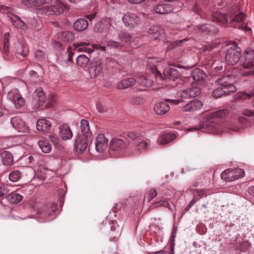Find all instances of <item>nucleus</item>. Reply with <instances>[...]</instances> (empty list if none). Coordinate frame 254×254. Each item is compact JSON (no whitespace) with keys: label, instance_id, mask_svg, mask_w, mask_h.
<instances>
[{"label":"nucleus","instance_id":"9b49d317","mask_svg":"<svg viewBox=\"0 0 254 254\" xmlns=\"http://www.w3.org/2000/svg\"><path fill=\"white\" fill-rule=\"evenodd\" d=\"M232 76L230 75L223 76L218 79V82L222 87L225 88L232 93H233L236 91V88L232 84Z\"/></svg>","mask_w":254,"mask_h":254},{"label":"nucleus","instance_id":"f8f14e48","mask_svg":"<svg viewBox=\"0 0 254 254\" xmlns=\"http://www.w3.org/2000/svg\"><path fill=\"white\" fill-rule=\"evenodd\" d=\"M149 147V142L147 140L138 141L130 146V149L133 154H138L146 151Z\"/></svg>","mask_w":254,"mask_h":254},{"label":"nucleus","instance_id":"c9c22d12","mask_svg":"<svg viewBox=\"0 0 254 254\" xmlns=\"http://www.w3.org/2000/svg\"><path fill=\"white\" fill-rule=\"evenodd\" d=\"M212 18L213 21L220 22L222 24H225L228 21L227 18L225 14L217 11L212 14Z\"/></svg>","mask_w":254,"mask_h":254},{"label":"nucleus","instance_id":"7ed1b4c3","mask_svg":"<svg viewBox=\"0 0 254 254\" xmlns=\"http://www.w3.org/2000/svg\"><path fill=\"white\" fill-rule=\"evenodd\" d=\"M241 49L237 46L234 45L229 48L226 54L225 61L227 64L235 65L240 60Z\"/></svg>","mask_w":254,"mask_h":254},{"label":"nucleus","instance_id":"f704fd0d","mask_svg":"<svg viewBox=\"0 0 254 254\" xmlns=\"http://www.w3.org/2000/svg\"><path fill=\"white\" fill-rule=\"evenodd\" d=\"M76 60L77 65L83 67H86L90 63L89 58L82 54L78 56Z\"/></svg>","mask_w":254,"mask_h":254},{"label":"nucleus","instance_id":"680f3d73","mask_svg":"<svg viewBox=\"0 0 254 254\" xmlns=\"http://www.w3.org/2000/svg\"><path fill=\"white\" fill-rule=\"evenodd\" d=\"M9 39L8 38L3 39V52L6 53L8 50Z\"/></svg>","mask_w":254,"mask_h":254},{"label":"nucleus","instance_id":"20e7f679","mask_svg":"<svg viewBox=\"0 0 254 254\" xmlns=\"http://www.w3.org/2000/svg\"><path fill=\"white\" fill-rule=\"evenodd\" d=\"M244 174L242 169H227L222 172L221 178L225 182H232L243 177Z\"/></svg>","mask_w":254,"mask_h":254},{"label":"nucleus","instance_id":"5fc2aeb1","mask_svg":"<svg viewBox=\"0 0 254 254\" xmlns=\"http://www.w3.org/2000/svg\"><path fill=\"white\" fill-rule=\"evenodd\" d=\"M18 92L17 89H14L9 91L7 94V99L10 101L13 100L16 97V96Z\"/></svg>","mask_w":254,"mask_h":254},{"label":"nucleus","instance_id":"dca6fc26","mask_svg":"<svg viewBox=\"0 0 254 254\" xmlns=\"http://www.w3.org/2000/svg\"><path fill=\"white\" fill-rule=\"evenodd\" d=\"M202 105V103L200 101L193 100L183 106L182 110L183 112H194L200 109Z\"/></svg>","mask_w":254,"mask_h":254},{"label":"nucleus","instance_id":"f03ea898","mask_svg":"<svg viewBox=\"0 0 254 254\" xmlns=\"http://www.w3.org/2000/svg\"><path fill=\"white\" fill-rule=\"evenodd\" d=\"M46 103L45 93L42 88H37L33 93L31 101V106L33 110L40 108Z\"/></svg>","mask_w":254,"mask_h":254},{"label":"nucleus","instance_id":"9d476101","mask_svg":"<svg viewBox=\"0 0 254 254\" xmlns=\"http://www.w3.org/2000/svg\"><path fill=\"white\" fill-rule=\"evenodd\" d=\"M104 64L100 61L92 63L89 68V73L92 78H95L100 75L104 69Z\"/></svg>","mask_w":254,"mask_h":254},{"label":"nucleus","instance_id":"a19ab883","mask_svg":"<svg viewBox=\"0 0 254 254\" xmlns=\"http://www.w3.org/2000/svg\"><path fill=\"white\" fill-rule=\"evenodd\" d=\"M199 84H197L196 83H192L190 87L188 89L190 96L192 97H196L200 94V89L198 87Z\"/></svg>","mask_w":254,"mask_h":254},{"label":"nucleus","instance_id":"8fccbe9b","mask_svg":"<svg viewBox=\"0 0 254 254\" xmlns=\"http://www.w3.org/2000/svg\"><path fill=\"white\" fill-rule=\"evenodd\" d=\"M157 194V193L156 190H150L145 194L144 199H146L148 201H150Z\"/></svg>","mask_w":254,"mask_h":254},{"label":"nucleus","instance_id":"4c0bfd02","mask_svg":"<svg viewBox=\"0 0 254 254\" xmlns=\"http://www.w3.org/2000/svg\"><path fill=\"white\" fill-rule=\"evenodd\" d=\"M38 145L43 153H48L51 152L52 146L47 140H40L38 141Z\"/></svg>","mask_w":254,"mask_h":254},{"label":"nucleus","instance_id":"0e129e2a","mask_svg":"<svg viewBox=\"0 0 254 254\" xmlns=\"http://www.w3.org/2000/svg\"><path fill=\"white\" fill-rule=\"evenodd\" d=\"M53 44H54V47L55 48H56L57 49L59 50L62 49V45L60 42L54 41Z\"/></svg>","mask_w":254,"mask_h":254},{"label":"nucleus","instance_id":"864d4df0","mask_svg":"<svg viewBox=\"0 0 254 254\" xmlns=\"http://www.w3.org/2000/svg\"><path fill=\"white\" fill-rule=\"evenodd\" d=\"M16 53L23 57H26L28 55V50L26 48L20 45V49L17 50Z\"/></svg>","mask_w":254,"mask_h":254},{"label":"nucleus","instance_id":"bb28decb","mask_svg":"<svg viewBox=\"0 0 254 254\" xmlns=\"http://www.w3.org/2000/svg\"><path fill=\"white\" fill-rule=\"evenodd\" d=\"M136 79L133 78H125L117 83V87L119 89H126L134 85Z\"/></svg>","mask_w":254,"mask_h":254},{"label":"nucleus","instance_id":"0eeeda50","mask_svg":"<svg viewBox=\"0 0 254 254\" xmlns=\"http://www.w3.org/2000/svg\"><path fill=\"white\" fill-rule=\"evenodd\" d=\"M47 12L48 14L60 15L62 14L64 10H67L69 7L65 3L60 0H57L56 4L51 5L46 7Z\"/></svg>","mask_w":254,"mask_h":254},{"label":"nucleus","instance_id":"09e8293b","mask_svg":"<svg viewBox=\"0 0 254 254\" xmlns=\"http://www.w3.org/2000/svg\"><path fill=\"white\" fill-rule=\"evenodd\" d=\"M211 27L207 24L200 25L197 27V32L203 34H206L211 31Z\"/></svg>","mask_w":254,"mask_h":254},{"label":"nucleus","instance_id":"e433bc0d","mask_svg":"<svg viewBox=\"0 0 254 254\" xmlns=\"http://www.w3.org/2000/svg\"><path fill=\"white\" fill-rule=\"evenodd\" d=\"M232 92L227 90V89L223 88L222 86H220V87H218L214 90L212 94L213 97L218 98L224 94H230Z\"/></svg>","mask_w":254,"mask_h":254},{"label":"nucleus","instance_id":"3c124183","mask_svg":"<svg viewBox=\"0 0 254 254\" xmlns=\"http://www.w3.org/2000/svg\"><path fill=\"white\" fill-rule=\"evenodd\" d=\"M46 57V54L42 50H38L35 52V57L38 61H42L44 60Z\"/></svg>","mask_w":254,"mask_h":254},{"label":"nucleus","instance_id":"c03bdc74","mask_svg":"<svg viewBox=\"0 0 254 254\" xmlns=\"http://www.w3.org/2000/svg\"><path fill=\"white\" fill-rule=\"evenodd\" d=\"M127 136L129 139L134 140V143L140 140V137L142 136L140 133L134 131H128L127 133Z\"/></svg>","mask_w":254,"mask_h":254},{"label":"nucleus","instance_id":"1a4fd4ad","mask_svg":"<svg viewBox=\"0 0 254 254\" xmlns=\"http://www.w3.org/2000/svg\"><path fill=\"white\" fill-rule=\"evenodd\" d=\"M148 33L151 38L160 40L165 37L164 29L158 25L151 26L148 30Z\"/></svg>","mask_w":254,"mask_h":254},{"label":"nucleus","instance_id":"052dcab7","mask_svg":"<svg viewBox=\"0 0 254 254\" xmlns=\"http://www.w3.org/2000/svg\"><path fill=\"white\" fill-rule=\"evenodd\" d=\"M8 192V189L4 186L0 185V197L6 195Z\"/></svg>","mask_w":254,"mask_h":254},{"label":"nucleus","instance_id":"c756f323","mask_svg":"<svg viewBox=\"0 0 254 254\" xmlns=\"http://www.w3.org/2000/svg\"><path fill=\"white\" fill-rule=\"evenodd\" d=\"M164 74L166 78L174 80L179 77L180 74L178 70L174 67L166 68L164 71Z\"/></svg>","mask_w":254,"mask_h":254},{"label":"nucleus","instance_id":"49530a36","mask_svg":"<svg viewBox=\"0 0 254 254\" xmlns=\"http://www.w3.org/2000/svg\"><path fill=\"white\" fill-rule=\"evenodd\" d=\"M21 173L18 170L12 171L9 175L10 181L15 182L18 181L21 177Z\"/></svg>","mask_w":254,"mask_h":254},{"label":"nucleus","instance_id":"473e14b6","mask_svg":"<svg viewBox=\"0 0 254 254\" xmlns=\"http://www.w3.org/2000/svg\"><path fill=\"white\" fill-rule=\"evenodd\" d=\"M12 25L18 29L24 30L27 29L26 24L17 16L14 15L11 18Z\"/></svg>","mask_w":254,"mask_h":254},{"label":"nucleus","instance_id":"79ce46f5","mask_svg":"<svg viewBox=\"0 0 254 254\" xmlns=\"http://www.w3.org/2000/svg\"><path fill=\"white\" fill-rule=\"evenodd\" d=\"M59 38L64 41H71L74 39V34L70 31H63L59 35Z\"/></svg>","mask_w":254,"mask_h":254},{"label":"nucleus","instance_id":"7c9ffc66","mask_svg":"<svg viewBox=\"0 0 254 254\" xmlns=\"http://www.w3.org/2000/svg\"><path fill=\"white\" fill-rule=\"evenodd\" d=\"M191 75L195 81L194 83H196L197 84L201 83L203 76L202 70L198 68L194 69L192 71Z\"/></svg>","mask_w":254,"mask_h":254},{"label":"nucleus","instance_id":"69168bd1","mask_svg":"<svg viewBox=\"0 0 254 254\" xmlns=\"http://www.w3.org/2000/svg\"><path fill=\"white\" fill-rule=\"evenodd\" d=\"M194 193H196L199 196H202L205 194L204 190H195Z\"/></svg>","mask_w":254,"mask_h":254},{"label":"nucleus","instance_id":"cd10ccee","mask_svg":"<svg viewBox=\"0 0 254 254\" xmlns=\"http://www.w3.org/2000/svg\"><path fill=\"white\" fill-rule=\"evenodd\" d=\"M136 82L142 86L150 87L153 85L154 81L147 78L146 75L140 74L136 77Z\"/></svg>","mask_w":254,"mask_h":254},{"label":"nucleus","instance_id":"b1692460","mask_svg":"<svg viewBox=\"0 0 254 254\" xmlns=\"http://www.w3.org/2000/svg\"><path fill=\"white\" fill-rule=\"evenodd\" d=\"M0 161L4 165H10L13 162V157L11 153L4 151L0 153Z\"/></svg>","mask_w":254,"mask_h":254},{"label":"nucleus","instance_id":"603ef678","mask_svg":"<svg viewBox=\"0 0 254 254\" xmlns=\"http://www.w3.org/2000/svg\"><path fill=\"white\" fill-rule=\"evenodd\" d=\"M107 46L110 48H120L123 46V44L120 42L110 40L107 41Z\"/></svg>","mask_w":254,"mask_h":254},{"label":"nucleus","instance_id":"de8ad7c7","mask_svg":"<svg viewBox=\"0 0 254 254\" xmlns=\"http://www.w3.org/2000/svg\"><path fill=\"white\" fill-rule=\"evenodd\" d=\"M55 97L54 95L49 94L47 97H46L45 107L49 108L54 105L55 103Z\"/></svg>","mask_w":254,"mask_h":254},{"label":"nucleus","instance_id":"2eb2a0df","mask_svg":"<svg viewBox=\"0 0 254 254\" xmlns=\"http://www.w3.org/2000/svg\"><path fill=\"white\" fill-rule=\"evenodd\" d=\"M126 144L122 139L114 138L110 141V148L112 150L121 151L126 148Z\"/></svg>","mask_w":254,"mask_h":254},{"label":"nucleus","instance_id":"e2e57ef3","mask_svg":"<svg viewBox=\"0 0 254 254\" xmlns=\"http://www.w3.org/2000/svg\"><path fill=\"white\" fill-rule=\"evenodd\" d=\"M55 207L54 206V207H52V209L51 210H50V211L47 210V212H42V215L44 216V217H45L46 221H49V219H48L47 216L50 215L51 214V213H53L55 211Z\"/></svg>","mask_w":254,"mask_h":254},{"label":"nucleus","instance_id":"39448f33","mask_svg":"<svg viewBox=\"0 0 254 254\" xmlns=\"http://www.w3.org/2000/svg\"><path fill=\"white\" fill-rule=\"evenodd\" d=\"M245 18V15L242 12H239L235 15L230 16V26L245 31L251 30V28L248 27L247 24L244 22Z\"/></svg>","mask_w":254,"mask_h":254},{"label":"nucleus","instance_id":"4468645a","mask_svg":"<svg viewBox=\"0 0 254 254\" xmlns=\"http://www.w3.org/2000/svg\"><path fill=\"white\" fill-rule=\"evenodd\" d=\"M76 151L79 153L83 152L88 146V139L85 135L78 136L75 143Z\"/></svg>","mask_w":254,"mask_h":254},{"label":"nucleus","instance_id":"4d7b16f0","mask_svg":"<svg viewBox=\"0 0 254 254\" xmlns=\"http://www.w3.org/2000/svg\"><path fill=\"white\" fill-rule=\"evenodd\" d=\"M157 60L155 58H150L148 61V64H149L148 66L150 68H153V67H156L157 65Z\"/></svg>","mask_w":254,"mask_h":254},{"label":"nucleus","instance_id":"ea45409f","mask_svg":"<svg viewBox=\"0 0 254 254\" xmlns=\"http://www.w3.org/2000/svg\"><path fill=\"white\" fill-rule=\"evenodd\" d=\"M119 39L120 42L123 44L127 43L130 42L132 39V36L126 31H122L119 35Z\"/></svg>","mask_w":254,"mask_h":254},{"label":"nucleus","instance_id":"6e6552de","mask_svg":"<svg viewBox=\"0 0 254 254\" xmlns=\"http://www.w3.org/2000/svg\"><path fill=\"white\" fill-rule=\"evenodd\" d=\"M254 54L252 50L246 51L243 58L240 61V64L245 68H251L254 66Z\"/></svg>","mask_w":254,"mask_h":254},{"label":"nucleus","instance_id":"4be33fe9","mask_svg":"<svg viewBox=\"0 0 254 254\" xmlns=\"http://www.w3.org/2000/svg\"><path fill=\"white\" fill-rule=\"evenodd\" d=\"M88 26V21L86 18H80L77 19L73 23V28L79 32L85 30Z\"/></svg>","mask_w":254,"mask_h":254},{"label":"nucleus","instance_id":"6ab92c4d","mask_svg":"<svg viewBox=\"0 0 254 254\" xmlns=\"http://www.w3.org/2000/svg\"><path fill=\"white\" fill-rule=\"evenodd\" d=\"M59 134L63 140L69 139L72 136L70 128L66 124H64L59 127Z\"/></svg>","mask_w":254,"mask_h":254},{"label":"nucleus","instance_id":"a211bd4d","mask_svg":"<svg viewBox=\"0 0 254 254\" xmlns=\"http://www.w3.org/2000/svg\"><path fill=\"white\" fill-rule=\"evenodd\" d=\"M122 228L123 226L118 224L117 221H113L111 226V230L113 232L112 235H114V236L113 238H111L110 240L111 241L116 242L118 240V238L122 233Z\"/></svg>","mask_w":254,"mask_h":254},{"label":"nucleus","instance_id":"2f4dec72","mask_svg":"<svg viewBox=\"0 0 254 254\" xmlns=\"http://www.w3.org/2000/svg\"><path fill=\"white\" fill-rule=\"evenodd\" d=\"M179 96L181 98L180 99L178 100H172V99H166L165 101L166 102L169 101L173 103L174 104H178L179 103L183 101V99L187 98L189 97H191L190 94L189 92V91L188 89L184 90L179 93Z\"/></svg>","mask_w":254,"mask_h":254},{"label":"nucleus","instance_id":"37998d69","mask_svg":"<svg viewBox=\"0 0 254 254\" xmlns=\"http://www.w3.org/2000/svg\"><path fill=\"white\" fill-rule=\"evenodd\" d=\"M81 130L83 133V135H85L87 137L89 133V122L85 120H82L81 121L80 125Z\"/></svg>","mask_w":254,"mask_h":254},{"label":"nucleus","instance_id":"aec40b11","mask_svg":"<svg viewBox=\"0 0 254 254\" xmlns=\"http://www.w3.org/2000/svg\"><path fill=\"white\" fill-rule=\"evenodd\" d=\"M153 9L157 13L165 14L172 12L173 10V7L170 4L164 3L155 5Z\"/></svg>","mask_w":254,"mask_h":254},{"label":"nucleus","instance_id":"72a5a7b5","mask_svg":"<svg viewBox=\"0 0 254 254\" xmlns=\"http://www.w3.org/2000/svg\"><path fill=\"white\" fill-rule=\"evenodd\" d=\"M7 199L11 203L17 204L20 202L23 199V196L15 192H12L7 195Z\"/></svg>","mask_w":254,"mask_h":254},{"label":"nucleus","instance_id":"a878e982","mask_svg":"<svg viewBox=\"0 0 254 254\" xmlns=\"http://www.w3.org/2000/svg\"><path fill=\"white\" fill-rule=\"evenodd\" d=\"M89 45L90 43L86 42H80L73 44L74 48L77 51L90 54L93 52V50L91 48H88Z\"/></svg>","mask_w":254,"mask_h":254},{"label":"nucleus","instance_id":"ddd939ff","mask_svg":"<svg viewBox=\"0 0 254 254\" xmlns=\"http://www.w3.org/2000/svg\"><path fill=\"white\" fill-rule=\"evenodd\" d=\"M95 148L99 153L103 152L108 146V140L104 134H100L96 138Z\"/></svg>","mask_w":254,"mask_h":254},{"label":"nucleus","instance_id":"f257e3e1","mask_svg":"<svg viewBox=\"0 0 254 254\" xmlns=\"http://www.w3.org/2000/svg\"><path fill=\"white\" fill-rule=\"evenodd\" d=\"M228 113V111L226 109H222L211 113L208 115L211 119L204 122L198 127H195V129L209 133L220 134L223 131L228 132L239 131L249 124L248 120L243 117H240L238 119V122L243 126L242 127H237L232 124H220L219 123L217 119L223 118Z\"/></svg>","mask_w":254,"mask_h":254},{"label":"nucleus","instance_id":"5701e85b","mask_svg":"<svg viewBox=\"0 0 254 254\" xmlns=\"http://www.w3.org/2000/svg\"><path fill=\"white\" fill-rule=\"evenodd\" d=\"M51 127V122L46 119H40L37 122L36 127L39 131H48L50 129Z\"/></svg>","mask_w":254,"mask_h":254},{"label":"nucleus","instance_id":"412c9836","mask_svg":"<svg viewBox=\"0 0 254 254\" xmlns=\"http://www.w3.org/2000/svg\"><path fill=\"white\" fill-rule=\"evenodd\" d=\"M170 110V106L166 102L156 103L154 107V111L158 115H163Z\"/></svg>","mask_w":254,"mask_h":254},{"label":"nucleus","instance_id":"393cba45","mask_svg":"<svg viewBox=\"0 0 254 254\" xmlns=\"http://www.w3.org/2000/svg\"><path fill=\"white\" fill-rule=\"evenodd\" d=\"M176 137L175 133H166L160 135L158 137L157 143L158 144L164 145L172 141Z\"/></svg>","mask_w":254,"mask_h":254},{"label":"nucleus","instance_id":"774afa93","mask_svg":"<svg viewBox=\"0 0 254 254\" xmlns=\"http://www.w3.org/2000/svg\"><path fill=\"white\" fill-rule=\"evenodd\" d=\"M248 192L250 194L254 196V186H252L248 189Z\"/></svg>","mask_w":254,"mask_h":254},{"label":"nucleus","instance_id":"6e6d98bb","mask_svg":"<svg viewBox=\"0 0 254 254\" xmlns=\"http://www.w3.org/2000/svg\"><path fill=\"white\" fill-rule=\"evenodd\" d=\"M156 207L164 206L169 208L170 206L169 203L166 199L157 201L155 203Z\"/></svg>","mask_w":254,"mask_h":254},{"label":"nucleus","instance_id":"bf43d9fd","mask_svg":"<svg viewBox=\"0 0 254 254\" xmlns=\"http://www.w3.org/2000/svg\"><path fill=\"white\" fill-rule=\"evenodd\" d=\"M106 64L110 67H115L117 64V63L115 62L114 60L112 58H109L106 60Z\"/></svg>","mask_w":254,"mask_h":254},{"label":"nucleus","instance_id":"a18cd8bd","mask_svg":"<svg viewBox=\"0 0 254 254\" xmlns=\"http://www.w3.org/2000/svg\"><path fill=\"white\" fill-rule=\"evenodd\" d=\"M144 98L141 96H135L131 97L129 102L132 105H141L144 103Z\"/></svg>","mask_w":254,"mask_h":254},{"label":"nucleus","instance_id":"338daca9","mask_svg":"<svg viewBox=\"0 0 254 254\" xmlns=\"http://www.w3.org/2000/svg\"><path fill=\"white\" fill-rule=\"evenodd\" d=\"M128 2L133 4H139L145 1V0H128Z\"/></svg>","mask_w":254,"mask_h":254},{"label":"nucleus","instance_id":"58836bf2","mask_svg":"<svg viewBox=\"0 0 254 254\" xmlns=\"http://www.w3.org/2000/svg\"><path fill=\"white\" fill-rule=\"evenodd\" d=\"M11 102L13 103L17 109H19L25 105V100L23 98L18 91L16 97Z\"/></svg>","mask_w":254,"mask_h":254},{"label":"nucleus","instance_id":"13d9d810","mask_svg":"<svg viewBox=\"0 0 254 254\" xmlns=\"http://www.w3.org/2000/svg\"><path fill=\"white\" fill-rule=\"evenodd\" d=\"M242 114L246 117H254V111L246 109L243 110L242 112Z\"/></svg>","mask_w":254,"mask_h":254},{"label":"nucleus","instance_id":"f3484780","mask_svg":"<svg viewBox=\"0 0 254 254\" xmlns=\"http://www.w3.org/2000/svg\"><path fill=\"white\" fill-rule=\"evenodd\" d=\"M10 123L13 127L18 132H24L27 130V127L25 122L18 117L12 118Z\"/></svg>","mask_w":254,"mask_h":254},{"label":"nucleus","instance_id":"423d86ee","mask_svg":"<svg viewBox=\"0 0 254 254\" xmlns=\"http://www.w3.org/2000/svg\"><path fill=\"white\" fill-rule=\"evenodd\" d=\"M125 26L129 28H134L139 26L141 22L140 18L137 14L131 12L125 14L122 17Z\"/></svg>","mask_w":254,"mask_h":254},{"label":"nucleus","instance_id":"c85d7f7f","mask_svg":"<svg viewBox=\"0 0 254 254\" xmlns=\"http://www.w3.org/2000/svg\"><path fill=\"white\" fill-rule=\"evenodd\" d=\"M21 1L24 5L31 7L40 6L45 3H49L52 0H21Z\"/></svg>","mask_w":254,"mask_h":254}]
</instances>
